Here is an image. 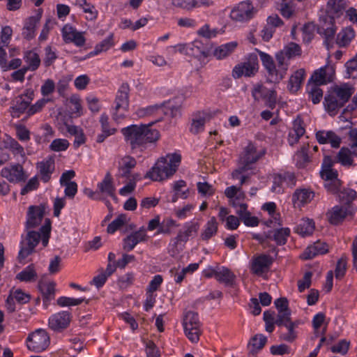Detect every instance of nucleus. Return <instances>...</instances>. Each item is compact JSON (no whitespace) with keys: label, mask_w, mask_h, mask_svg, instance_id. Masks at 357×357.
<instances>
[{"label":"nucleus","mask_w":357,"mask_h":357,"mask_svg":"<svg viewBox=\"0 0 357 357\" xmlns=\"http://www.w3.org/2000/svg\"><path fill=\"white\" fill-rule=\"evenodd\" d=\"M137 115L140 117H145L153 114H165L172 117H176L179 114V107L169 101L160 105H149L146 107L137 109Z\"/></svg>","instance_id":"nucleus-5"},{"label":"nucleus","mask_w":357,"mask_h":357,"mask_svg":"<svg viewBox=\"0 0 357 357\" xmlns=\"http://www.w3.org/2000/svg\"><path fill=\"white\" fill-rule=\"evenodd\" d=\"M314 222L309 218H303L300 220L295 228V232L303 237L310 236L314 230Z\"/></svg>","instance_id":"nucleus-42"},{"label":"nucleus","mask_w":357,"mask_h":357,"mask_svg":"<svg viewBox=\"0 0 357 357\" xmlns=\"http://www.w3.org/2000/svg\"><path fill=\"white\" fill-rule=\"evenodd\" d=\"M354 190L347 188L339 192V198L343 206H351L352 201L356 197Z\"/></svg>","instance_id":"nucleus-56"},{"label":"nucleus","mask_w":357,"mask_h":357,"mask_svg":"<svg viewBox=\"0 0 357 357\" xmlns=\"http://www.w3.org/2000/svg\"><path fill=\"white\" fill-rule=\"evenodd\" d=\"M24 61L27 63L28 70L34 71L38 68L40 64L39 55L33 51H28L24 56Z\"/></svg>","instance_id":"nucleus-50"},{"label":"nucleus","mask_w":357,"mask_h":357,"mask_svg":"<svg viewBox=\"0 0 357 357\" xmlns=\"http://www.w3.org/2000/svg\"><path fill=\"white\" fill-rule=\"evenodd\" d=\"M70 146L69 142L66 139L57 138L54 139L49 146L50 151L61 152L66 151Z\"/></svg>","instance_id":"nucleus-59"},{"label":"nucleus","mask_w":357,"mask_h":357,"mask_svg":"<svg viewBox=\"0 0 357 357\" xmlns=\"http://www.w3.org/2000/svg\"><path fill=\"white\" fill-rule=\"evenodd\" d=\"M36 278L37 273L33 264L29 265L16 275L17 280L26 282L34 281Z\"/></svg>","instance_id":"nucleus-49"},{"label":"nucleus","mask_w":357,"mask_h":357,"mask_svg":"<svg viewBox=\"0 0 357 357\" xmlns=\"http://www.w3.org/2000/svg\"><path fill=\"white\" fill-rule=\"evenodd\" d=\"M333 164L334 161L331 157H324L320 171L321 177L324 181L337 178L338 173L333 169Z\"/></svg>","instance_id":"nucleus-32"},{"label":"nucleus","mask_w":357,"mask_h":357,"mask_svg":"<svg viewBox=\"0 0 357 357\" xmlns=\"http://www.w3.org/2000/svg\"><path fill=\"white\" fill-rule=\"evenodd\" d=\"M329 251V245L320 241L309 245L301 255V258L305 260L311 259L319 255H324Z\"/></svg>","instance_id":"nucleus-23"},{"label":"nucleus","mask_w":357,"mask_h":357,"mask_svg":"<svg viewBox=\"0 0 357 357\" xmlns=\"http://www.w3.org/2000/svg\"><path fill=\"white\" fill-rule=\"evenodd\" d=\"M55 282L44 278H41L38 284V289L41 293L44 303L52 300L55 295Z\"/></svg>","instance_id":"nucleus-30"},{"label":"nucleus","mask_w":357,"mask_h":357,"mask_svg":"<svg viewBox=\"0 0 357 357\" xmlns=\"http://www.w3.org/2000/svg\"><path fill=\"white\" fill-rule=\"evenodd\" d=\"M183 326L185 334L190 341L196 343L201 334L200 322L196 312L189 311L184 316Z\"/></svg>","instance_id":"nucleus-6"},{"label":"nucleus","mask_w":357,"mask_h":357,"mask_svg":"<svg viewBox=\"0 0 357 357\" xmlns=\"http://www.w3.org/2000/svg\"><path fill=\"white\" fill-rule=\"evenodd\" d=\"M114 38L113 35L109 36L107 38L97 44L94 49L95 54H100V52H105L113 47Z\"/></svg>","instance_id":"nucleus-61"},{"label":"nucleus","mask_w":357,"mask_h":357,"mask_svg":"<svg viewBox=\"0 0 357 357\" xmlns=\"http://www.w3.org/2000/svg\"><path fill=\"white\" fill-rule=\"evenodd\" d=\"M295 177L291 173H284V174H276L273 176L271 191L275 193H280L283 191L284 185H295Z\"/></svg>","instance_id":"nucleus-24"},{"label":"nucleus","mask_w":357,"mask_h":357,"mask_svg":"<svg viewBox=\"0 0 357 357\" xmlns=\"http://www.w3.org/2000/svg\"><path fill=\"white\" fill-rule=\"evenodd\" d=\"M137 162L134 158L126 155L119 162V174L123 177H128L131 169H133Z\"/></svg>","instance_id":"nucleus-44"},{"label":"nucleus","mask_w":357,"mask_h":357,"mask_svg":"<svg viewBox=\"0 0 357 357\" xmlns=\"http://www.w3.org/2000/svg\"><path fill=\"white\" fill-rule=\"evenodd\" d=\"M0 174L11 183L24 182L28 178L22 165L20 164H10L3 167Z\"/></svg>","instance_id":"nucleus-11"},{"label":"nucleus","mask_w":357,"mask_h":357,"mask_svg":"<svg viewBox=\"0 0 357 357\" xmlns=\"http://www.w3.org/2000/svg\"><path fill=\"white\" fill-rule=\"evenodd\" d=\"M172 5L177 8L190 10L199 7H209L213 5L211 0H169Z\"/></svg>","instance_id":"nucleus-25"},{"label":"nucleus","mask_w":357,"mask_h":357,"mask_svg":"<svg viewBox=\"0 0 357 357\" xmlns=\"http://www.w3.org/2000/svg\"><path fill=\"white\" fill-rule=\"evenodd\" d=\"M278 54L282 56L286 62H289V60L300 56L302 54V50L299 45L295 43H289L284 47L282 50L278 52Z\"/></svg>","instance_id":"nucleus-38"},{"label":"nucleus","mask_w":357,"mask_h":357,"mask_svg":"<svg viewBox=\"0 0 357 357\" xmlns=\"http://www.w3.org/2000/svg\"><path fill=\"white\" fill-rule=\"evenodd\" d=\"M305 78V70L300 68L294 71L289 78L287 89L291 93H296L301 87Z\"/></svg>","instance_id":"nucleus-29"},{"label":"nucleus","mask_w":357,"mask_h":357,"mask_svg":"<svg viewBox=\"0 0 357 357\" xmlns=\"http://www.w3.org/2000/svg\"><path fill=\"white\" fill-rule=\"evenodd\" d=\"M207 114L203 112H198L192 115L190 131L193 134L202 132L207 119Z\"/></svg>","instance_id":"nucleus-35"},{"label":"nucleus","mask_w":357,"mask_h":357,"mask_svg":"<svg viewBox=\"0 0 357 357\" xmlns=\"http://www.w3.org/2000/svg\"><path fill=\"white\" fill-rule=\"evenodd\" d=\"M329 13L338 17L344 10V3L342 0H331L328 2Z\"/></svg>","instance_id":"nucleus-64"},{"label":"nucleus","mask_w":357,"mask_h":357,"mask_svg":"<svg viewBox=\"0 0 357 357\" xmlns=\"http://www.w3.org/2000/svg\"><path fill=\"white\" fill-rule=\"evenodd\" d=\"M98 192L103 196L113 197L115 195L116 188L114 179L109 172H107L104 178L97 184Z\"/></svg>","instance_id":"nucleus-26"},{"label":"nucleus","mask_w":357,"mask_h":357,"mask_svg":"<svg viewBox=\"0 0 357 357\" xmlns=\"http://www.w3.org/2000/svg\"><path fill=\"white\" fill-rule=\"evenodd\" d=\"M147 239L146 229L142 227L123 238V248L126 251H131L139 243L146 241Z\"/></svg>","instance_id":"nucleus-17"},{"label":"nucleus","mask_w":357,"mask_h":357,"mask_svg":"<svg viewBox=\"0 0 357 357\" xmlns=\"http://www.w3.org/2000/svg\"><path fill=\"white\" fill-rule=\"evenodd\" d=\"M188 55L199 57L205 55L203 44L199 40H194L188 43Z\"/></svg>","instance_id":"nucleus-54"},{"label":"nucleus","mask_w":357,"mask_h":357,"mask_svg":"<svg viewBox=\"0 0 357 357\" xmlns=\"http://www.w3.org/2000/svg\"><path fill=\"white\" fill-rule=\"evenodd\" d=\"M329 58L330 55L328 56L326 64L316 70L311 76L310 80L313 84L321 85L333 81L335 76V66L330 63Z\"/></svg>","instance_id":"nucleus-13"},{"label":"nucleus","mask_w":357,"mask_h":357,"mask_svg":"<svg viewBox=\"0 0 357 357\" xmlns=\"http://www.w3.org/2000/svg\"><path fill=\"white\" fill-rule=\"evenodd\" d=\"M314 193L308 188H298L292 195L291 201L294 208H301L313 199Z\"/></svg>","instance_id":"nucleus-20"},{"label":"nucleus","mask_w":357,"mask_h":357,"mask_svg":"<svg viewBox=\"0 0 357 357\" xmlns=\"http://www.w3.org/2000/svg\"><path fill=\"white\" fill-rule=\"evenodd\" d=\"M34 92L32 89H26L24 93L16 98V104L15 108L16 110L23 112L33 99Z\"/></svg>","instance_id":"nucleus-39"},{"label":"nucleus","mask_w":357,"mask_h":357,"mask_svg":"<svg viewBox=\"0 0 357 357\" xmlns=\"http://www.w3.org/2000/svg\"><path fill=\"white\" fill-rule=\"evenodd\" d=\"M75 5L82 9L83 12L86 13V19L87 20H94L98 17V10L95 6L86 0H76Z\"/></svg>","instance_id":"nucleus-47"},{"label":"nucleus","mask_w":357,"mask_h":357,"mask_svg":"<svg viewBox=\"0 0 357 357\" xmlns=\"http://www.w3.org/2000/svg\"><path fill=\"white\" fill-rule=\"evenodd\" d=\"M252 96L255 100H264L266 106L271 109L275 107L277 92L274 89H270L261 84H257L252 89Z\"/></svg>","instance_id":"nucleus-12"},{"label":"nucleus","mask_w":357,"mask_h":357,"mask_svg":"<svg viewBox=\"0 0 357 357\" xmlns=\"http://www.w3.org/2000/svg\"><path fill=\"white\" fill-rule=\"evenodd\" d=\"M40 239V234L39 232L33 231H29L26 242L19 252V259L23 260L31 255L33 252L36 246L38 244Z\"/></svg>","instance_id":"nucleus-19"},{"label":"nucleus","mask_w":357,"mask_h":357,"mask_svg":"<svg viewBox=\"0 0 357 357\" xmlns=\"http://www.w3.org/2000/svg\"><path fill=\"white\" fill-rule=\"evenodd\" d=\"M259 70V61L256 54H250L248 61L234 66L232 70V76L238 79L242 76H254Z\"/></svg>","instance_id":"nucleus-9"},{"label":"nucleus","mask_w":357,"mask_h":357,"mask_svg":"<svg viewBox=\"0 0 357 357\" xmlns=\"http://www.w3.org/2000/svg\"><path fill=\"white\" fill-rule=\"evenodd\" d=\"M289 234L290 229L289 228H281L275 231L273 234V239L277 244L284 245L286 243Z\"/></svg>","instance_id":"nucleus-62"},{"label":"nucleus","mask_w":357,"mask_h":357,"mask_svg":"<svg viewBox=\"0 0 357 357\" xmlns=\"http://www.w3.org/2000/svg\"><path fill=\"white\" fill-rule=\"evenodd\" d=\"M257 52L271 82H279L281 81L287 74L289 62H286L278 52L275 54L276 63H275L271 55L259 50Z\"/></svg>","instance_id":"nucleus-4"},{"label":"nucleus","mask_w":357,"mask_h":357,"mask_svg":"<svg viewBox=\"0 0 357 357\" xmlns=\"http://www.w3.org/2000/svg\"><path fill=\"white\" fill-rule=\"evenodd\" d=\"M44 212L38 206H31L29 208L26 220L27 229L34 228L40 224Z\"/></svg>","instance_id":"nucleus-33"},{"label":"nucleus","mask_w":357,"mask_h":357,"mask_svg":"<svg viewBox=\"0 0 357 357\" xmlns=\"http://www.w3.org/2000/svg\"><path fill=\"white\" fill-rule=\"evenodd\" d=\"M324 106L331 115H335L336 111L344 106L343 102L333 93L327 95L324 99Z\"/></svg>","instance_id":"nucleus-45"},{"label":"nucleus","mask_w":357,"mask_h":357,"mask_svg":"<svg viewBox=\"0 0 357 357\" xmlns=\"http://www.w3.org/2000/svg\"><path fill=\"white\" fill-rule=\"evenodd\" d=\"M294 160L298 167H304L309 160L307 148L303 146L294 155Z\"/></svg>","instance_id":"nucleus-53"},{"label":"nucleus","mask_w":357,"mask_h":357,"mask_svg":"<svg viewBox=\"0 0 357 357\" xmlns=\"http://www.w3.org/2000/svg\"><path fill=\"white\" fill-rule=\"evenodd\" d=\"M70 319V313L67 311L55 313L49 318V327L54 331H60L68 326Z\"/></svg>","instance_id":"nucleus-18"},{"label":"nucleus","mask_w":357,"mask_h":357,"mask_svg":"<svg viewBox=\"0 0 357 357\" xmlns=\"http://www.w3.org/2000/svg\"><path fill=\"white\" fill-rule=\"evenodd\" d=\"M355 36L353 28L349 26L343 29L337 35V43L340 47L347 46Z\"/></svg>","instance_id":"nucleus-48"},{"label":"nucleus","mask_w":357,"mask_h":357,"mask_svg":"<svg viewBox=\"0 0 357 357\" xmlns=\"http://www.w3.org/2000/svg\"><path fill=\"white\" fill-rule=\"evenodd\" d=\"M50 342V337L46 331L38 329L29 335L26 345L29 350L40 353L47 349Z\"/></svg>","instance_id":"nucleus-8"},{"label":"nucleus","mask_w":357,"mask_h":357,"mask_svg":"<svg viewBox=\"0 0 357 357\" xmlns=\"http://www.w3.org/2000/svg\"><path fill=\"white\" fill-rule=\"evenodd\" d=\"M235 275L228 268L225 267L218 268L216 273V280L220 282L225 283L227 285H231L234 281Z\"/></svg>","instance_id":"nucleus-51"},{"label":"nucleus","mask_w":357,"mask_h":357,"mask_svg":"<svg viewBox=\"0 0 357 357\" xmlns=\"http://www.w3.org/2000/svg\"><path fill=\"white\" fill-rule=\"evenodd\" d=\"M238 43L231 41L217 47L213 51V55L217 59H223L230 55L237 47Z\"/></svg>","instance_id":"nucleus-40"},{"label":"nucleus","mask_w":357,"mask_h":357,"mask_svg":"<svg viewBox=\"0 0 357 357\" xmlns=\"http://www.w3.org/2000/svg\"><path fill=\"white\" fill-rule=\"evenodd\" d=\"M176 222L172 218H165L160 221V227L157 231L158 234H169L174 227H177Z\"/></svg>","instance_id":"nucleus-57"},{"label":"nucleus","mask_w":357,"mask_h":357,"mask_svg":"<svg viewBox=\"0 0 357 357\" xmlns=\"http://www.w3.org/2000/svg\"><path fill=\"white\" fill-rule=\"evenodd\" d=\"M305 128L304 122L301 117L298 116L293 121L292 128L288 135V142L291 146L296 144L299 139L305 134Z\"/></svg>","instance_id":"nucleus-27"},{"label":"nucleus","mask_w":357,"mask_h":357,"mask_svg":"<svg viewBox=\"0 0 357 357\" xmlns=\"http://www.w3.org/2000/svg\"><path fill=\"white\" fill-rule=\"evenodd\" d=\"M127 222V217L121 214L114 219L107 227V231L109 234H114L116 231L123 227Z\"/></svg>","instance_id":"nucleus-60"},{"label":"nucleus","mask_w":357,"mask_h":357,"mask_svg":"<svg viewBox=\"0 0 357 357\" xmlns=\"http://www.w3.org/2000/svg\"><path fill=\"white\" fill-rule=\"evenodd\" d=\"M69 102L73 106L72 112L76 116H80L83 114V107L82 106V100L79 96L73 94L69 98Z\"/></svg>","instance_id":"nucleus-63"},{"label":"nucleus","mask_w":357,"mask_h":357,"mask_svg":"<svg viewBox=\"0 0 357 357\" xmlns=\"http://www.w3.org/2000/svg\"><path fill=\"white\" fill-rule=\"evenodd\" d=\"M61 33L65 43H73L77 47H82L86 43L85 32L78 31L70 24H66L62 27Z\"/></svg>","instance_id":"nucleus-10"},{"label":"nucleus","mask_w":357,"mask_h":357,"mask_svg":"<svg viewBox=\"0 0 357 357\" xmlns=\"http://www.w3.org/2000/svg\"><path fill=\"white\" fill-rule=\"evenodd\" d=\"M267 342V338L262 334L255 335L249 342V347L252 353L257 352L261 349Z\"/></svg>","instance_id":"nucleus-52"},{"label":"nucleus","mask_w":357,"mask_h":357,"mask_svg":"<svg viewBox=\"0 0 357 357\" xmlns=\"http://www.w3.org/2000/svg\"><path fill=\"white\" fill-rule=\"evenodd\" d=\"M266 152V151L264 148L257 145L256 143L248 142L243 147L242 152L239 155V167L232 172V178H238L239 175L242 172L250 169L251 165L263 158Z\"/></svg>","instance_id":"nucleus-3"},{"label":"nucleus","mask_w":357,"mask_h":357,"mask_svg":"<svg viewBox=\"0 0 357 357\" xmlns=\"http://www.w3.org/2000/svg\"><path fill=\"white\" fill-rule=\"evenodd\" d=\"M39 21L40 17L36 16H31L25 20L22 32L24 38L28 40L34 38Z\"/></svg>","instance_id":"nucleus-31"},{"label":"nucleus","mask_w":357,"mask_h":357,"mask_svg":"<svg viewBox=\"0 0 357 357\" xmlns=\"http://www.w3.org/2000/svg\"><path fill=\"white\" fill-rule=\"evenodd\" d=\"M218 229V223L215 217H211L204 225L200 238L202 241H208L216 235Z\"/></svg>","instance_id":"nucleus-34"},{"label":"nucleus","mask_w":357,"mask_h":357,"mask_svg":"<svg viewBox=\"0 0 357 357\" xmlns=\"http://www.w3.org/2000/svg\"><path fill=\"white\" fill-rule=\"evenodd\" d=\"M225 195L229 199V204L232 206L244 203L245 194L241 186L227 187L225 190Z\"/></svg>","instance_id":"nucleus-28"},{"label":"nucleus","mask_w":357,"mask_h":357,"mask_svg":"<svg viewBox=\"0 0 357 357\" xmlns=\"http://www.w3.org/2000/svg\"><path fill=\"white\" fill-rule=\"evenodd\" d=\"M354 92V88L348 84H344L339 86H335L333 89L334 94L341 100L344 105L351 96Z\"/></svg>","instance_id":"nucleus-46"},{"label":"nucleus","mask_w":357,"mask_h":357,"mask_svg":"<svg viewBox=\"0 0 357 357\" xmlns=\"http://www.w3.org/2000/svg\"><path fill=\"white\" fill-rule=\"evenodd\" d=\"M353 208L351 206L338 205L333 206L328 213L327 216L331 224L337 225L349 215L351 214Z\"/></svg>","instance_id":"nucleus-22"},{"label":"nucleus","mask_w":357,"mask_h":357,"mask_svg":"<svg viewBox=\"0 0 357 357\" xmlns=\"http://www.w3.org/2000/svg\"><path fill=\"white\" fill-rule=\"evenodd\" d=\"M181 160L177 153L167 154L159 158L145 177L154 181H160L172 176L176 172Z\"/></svg>","instance_id":"nucleus-2"},{"label":"nucleus","mask_w":357,"mask_h":357,"mask_svg":"<svg viewBox=\"0 0 357 357\" xmlns=\"http://www.w3.org/2000/svg\"><path fill=\"white\" fill-rule=\"evenodd\" d=\"M129 91L128 84H123L117 92L115 112L113 114L114 119L116 121H121L127 116L129 107Z\"/></svg>","instance_id":"nucleus-7"},{"label":"nucleus","mask_w":357,"mask_h":357,"mask_svg":"<svg viewBox=\"0 0 357 357\" xmlns=\"http://www.w3.org/2000/svg\"><path fill=\"white\" fill-rule=\"evenodd\" d=\"M5 148L8 149L17 159L26 157L24 148L14 139L8 137L4 140Z\"/></svg>","instance_id":"nucleus-41"},{"label":"nucleus","mask_w":357,"mask_h":357,"mask_svg":"<svg viewBox=\"0 0 357 357\" xmlns=\"http://www.w3.org/2000/svg\"><path fill=\"white\" fill-rule=\"evenodd\" d=\"M153 123L133 124L121 129L125 140L130 144L132 150H142L146 144L153 143L159 139V131L151 128Z\"/></svg>","instance_id":"nucleus-1"},{"label":"nucleus","mask_w":357,"mask_h":357,"mask_svg":"<svg viewBox=\"0 0 357 357\" xmlns=\"http://www.w3.org/2000/svg\"><path fill=\"white\" fill-rule=\"evenodd\" d=\"M198 229V223L193 221L187 222L183 225V228L178 232V239L182 240L183 243H185L190 236L195 235L197 233Z\"/></svg>","instance_id":"nucleus-36"},{"label":"nucleus","mask_w":357,"mask_h":357,"mask_svg":"<svg viewBox=\"0 0 357 357\" xmlns=\"http://www.w3.org/2000/svg\"><path fill=\"white\" fill-rule=\"evenodd\" d=\"M354 157L356 156L353 153V149L342 147L333 161L341 164L342 166L350 167L354 164Z\"/></svg>","instance_id":"nucleus-37"},{"label":"nucleus","mask_w":357,"mask_h":357,"mask_svg":"<svg viewBox=\"0 0 357 357\" xmlns=\"http://www.w3.org/2000/svg\"><path fill=\"white\" fill-rule=\"evenodd\" d=\"M185 186L186 183L183 180L176 181L174 183L173 188L175 192V197L172 199L174 202H176L178 197L181 199H186L188 197V189H186L185 190H182Z\"/></svg>","instance_id":"nucleus-58"},{"label":"nucleus","mask_w":357,"mask_h":357,"mask_svg":"<svg viewBox=\"0 0 357 357\" xmlns=\"http://www.w3.org/2000/svg\"><path fill=\"white\" fill-rule=\"evenodd\" d=\"M300 324L301 321L297 320L284 325L287 332L281 333L280 338L287 342H294L298 337V332L296 329Z\"/></svg>","instance_id":"nucleus-43"},{"label":"nucleus","mask_w":357,"mask_h":357,"mask_svg":"<svg viewBox=\"0 0 357 357\" xmlns=\"http://www.w3.org/2000/svg\"><path fill=\"white\" fill-rule=\"evenodd\" d=\"M317 141L320 144H329L332 148H339L342 142L341 137L333 130H321L315 133Z\"/></svg>","instance_id":"nucleus-21"},{"label":"nucleus","mask_w":357,"mask_h":357,"mask_svg":"<svg viewBox=\"0 0 357 357\" xmlns=\"http://www.w3.org/2000/svg\"><path fill=\"white\" fill-rule=\"evenodd\" d=\"M254 15V7L252 4L248 1H241L233 9L230 13V17L236 22H246L250 20Z\"/></svg>","instance_id":"nucleus-14"},{"label":"nucleus","mask_w":357,"mask_h":357,"mask_svg":"<svg viewBox=\"0 0 357 357\" xmlns=\"http://www.w3.org/2000/svg\"><path fill=\"white\" fill-rule=\"evenodd\" d=\"M40 179L44 183H47L55 169L54 155H48L44 160L38 162L36 165Z\"/></svg>","instance_id":"nucleus-16"},{"label":"nucleus","mask_w":357,"mask_h":357,"mask_svg":"<svg viewBox=\"0 0 357 357\" xmlns=\"http://www.w3.org/2000/svg\"><path fill=\"white\" fill-rule=\"evenodd\" d=\"M320 85L315 84H308V95L314 104L319 103L323 97V91L319 87Z\"/></svg>","instance_id":"nucleus-55"},{"label":"nucleus","mask_w":357,"mask_h":357,"mask_svg":"<svg viewBox=\"0 0 357 357\" xmlns=\"http://www.w3.org/2000/svg\"><path fill=\"white\" fill-rule=\"evenodd\" d=\"M273 263V259L267 255H259L254 257L251 261V272L258 276L266 273Z\"/></svg>","instance_id":"nucleus-15"}]
</instances>
